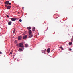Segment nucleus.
Listing matches in <instances>:
<instances>
[{
  "mask_svg": "<svg viewBox=\"0 0 73 73\" xmlns=\"http://www.w3.org/2000/svg\"><path fill=\"white\" fill-rule=\"evenodd\" d=\"M3 1H4V0H2Z\"/></svg>",
  "mask_w": 73,
  "mask_h": 73,
  "instance_id": "30",
  "label": "nucleus"
},
{
  "mask_svg": "<svg viewBox=\"0 0 73 73\" xmlns=\"http://www.w3.org/2000/svg\"><path fill=\"white\" fill-rule=\"evenodd\" d=\"M11 21H16V20H17V19L15 18H12L11 19Z\"/></svg>",
  "mask_w": 73,
  "mask_h": 73,
  "instance_id": "2",
  "label": "nucleus"
},
{
  "mask_svg": "<svg viewBox=\"0 0 73 73\" xmlns=\"http://www.w3.org/2000/svg\"><path fill=\"white\" fill-rule=\"evenodd\" d=\"M17 47H19V44H17V45H16Z\"/></svg>",
  "mask_w": 73,
  "mask_h": 73,
  "instance_id": "18",
  "label": "nucleus"
},
{
  "mask_svg": "<svg viewBox=\"0 0 73 73\" xmlns=\"http://www.w3.org/2000/svg\"><path fill=\"white\" fill-rule=\"evenodd\" d=\"M6 16H7V17L9 18V16H8V15H6Z\"/></svg>",
  "mask_w": 73,
  "mask_h": 73,
  "instance_id": "24",
  "label": "nucleus"
},
{
  "mask_svg": "<svg viewBox=\"0 0 73 73\" xmlns=\"http://www.w3.org/2000/svg\"><path fill=\"white\" fill-rule=\"evenodd\" d=\"M15 32H16V30L14 29V31L13 32V33H15Z\"/></svg>",
  "mask_w": 73,
  "mask_h": 73,
  "instance_id": "17",
  "label": "nucleus"
},
{
  "mask_svg": "<svg viewBox=\"0 0 73 73\" xmlns=\"http://www.w3.org/2000/svg\"><path fill=\"white\" fill-rule=\"evenodd\" d=\"M32 28L31 27H27V30H28L29 31V30H30L31 29V28Z\"/></svg>",
  "mask_w": 73,
  "mask_h": 73,
  "instance_id": "6",
  "label": "nucleus"
},
{
  "mask_svg": "<svg viewBox=\"0 0 73 73\" xmlns=\"http://www.w3.org/2000/svg\"><path fill=\"white\" fill-rule=\"evenodd\" d=\"M12 54V51H11V52H10V54H9V55L10 54Z\"/></svg>",
  "mask_w": 73,
  "mask_h": 73,
  "instance_id": "19",
  "label": "nucleus"
},
{
  "mask_svg": "<svg viewBox=\"0 0 73 73\" xmlns=\"http://www.w3.org/2000/svg\"><path fill=\"white\" fill-rule=\"evenodd\" d=\"M47 52L48 53H49L50 52V48L47 49Z\"/></svg>",
  "mask_w": 73,
  "mask_h": 73,
  "instance_id": "7",
  "label": "nucleus"
},
{
  "mask_svg": "<svg viewBox=\"0 0 73 73\" xmlns=\"http://www.w3.org/2000/svg\"><path fill=\"white\" fill-rule=\"evenodd\" d=\"M22 38V37L21 36L18 37V40H21Z\"/></svg>",
  "mask_w": 73,
  "mask_h": 73,
  "instance_id": "10",
  "label": "nucleus"
},
{
  "mask_svg": "<svg viewBox=\"0 0 73 73\" xmlns=\"http://www.w3.org/2000/svg\"><path fill=\"white\" fill-rule=\"evenodd\" d=\"M2 54V52H0V54Z\"/></svg>",
  "mask_w": 73,
  "mask_h": 73,
  "instance_id": "26",
  "label": "nucleus"
},
{
  "mask_svg": "<svg viewBox=\"0 0 73 73\" xmlns=\"http://www.w3.org/2000/svg\"><path fill=\"white\" fill-rule=\"evenodd\" d=\"M7 7V9L8 10L10 9V8L11 7V6H7V7Z\"/></svg>",
  "mask_w": 73,
  "mask_h": 73,
  "instance_id": "3",
  "label": "nucleus"
},
{
  "mask_svg": "<svg viewBox=\"0 0 73 73\" xmlns=\"http://www.w3.org/2000/svg\"><path fill=\"white\" fill-rule=\"evenodd\" d=\"M27 37V36L26 35H25V36H23V39H25Z\"/></svg>",
  "mask_w": 73,
  "mask_h": 73,
  "instance_id": "5",
  "label": "nucleus"
},
{
  "mask_svg": "<svg viewBox=\"0 0 73 73\" xmlns=\"http://www.w3.org/2000/svg\"><path fill=\"white\" fill-rule=\"evenodd\" d=\"M59 48H62V46L60 47H59Z\"/></svg>",
  "mask_w": 73,
  "mask_h": 73,
  "instance_id": "25",
  "label": "nucleus"
},
{
  "mask_svg": "<svg viewBox=\"0 0 73 73\" xmlns=\"http://www.w3.org/2000/svg\"><path fill=\"white\" fill-rule=\"evenodd\" d=\"M72 44V43L71 42H69V45H71Z\"/></svg>",
  "mask_w": 73,
  "mask_h": 73,
  "instance_id": "13",
  "label": "nucleus"
},
{
  "mask_svg": "<svg viewBox=\"0 0 73 73\" xmlns=\"http://www.w3.org/2000/svg\"><path fill=\"white\" fill-rule=\"evenodd\" d=\"M8 4H9V5H11V3H8Z\"/></svg>",
  "mask_w": 73,
  "mask_h": 73,
  "instance_id": "22",
  "label": "nucleus"
},
{
  "mask_svg": "<svg viewBox=\"0 0 73 73\" xmlns=\"http://www.w3.org/2000/svg\"><path fill=\"white\" fill-rule=\"evenodd\" d=\"M32 31L31 30H29V35L32 34Z\"/></svg>",
  "mask_w": 73,
  "mask_h": 73,
  "instance_id": "4",
  "label": "nucleus"
},
{
  "mask_svg": "<svg viewBox=\"0 0 73 73\" xmlns=\"http://www.w3.org/2000/svg\"><path fill=\"white\" fill-rule=\"evenodd\" d=\"M12 24V22L11 21H9L8 22V25H11V24Z\"/></svg>",
  "mask_w": 73,
  "mask_h": 73,
  "instance_id": "9",
  "label": "nucleus"
},
{
  "mask_svg": "<svg viewBox=\"0 0 73 73\" xmlns=\"http://www.w3.org/2000/svg\"><path fill=\"white\" fill-rule=\"evenodd\" d=\"M16 40H15V42H16Z\"/></svg>",
  "mask_w": 73,
  "mask_h": 73,
  "instance_id": "29",
  "label": "nucleus"
},
{
  "mask_svg": "<svg viewBox=\"0 0 73 73\" xmlns=\"http://www.w3.org/2000/svg\"><path fill=\"white\" fill-rule=\"evenodd\" d=\"M19 51H20V52H22V48H19Z\"/></svg>",
  "mask_w": 73,
  "mask_h": 73,
  "instance_id": "14",
  "label": "nucleus"
},
{
  "mask_svg": "<svg viewBox=\"0 0 73 73\" xmlns=\"http://www.w3.org/2000/svg\"><path fill=\"white\" fill-rule=\"evenodd\" d=\"M46 49H45V50H44V51H46Z\"/></svg>",
  "mask_w": 73,
  "mask_h": 73,
  "instance_id": "27",
  "label": "nucleus"
},
{
  "mask_svg": "<svg viewBox=\"0 0 73 73\" xmlns=\"http://www.w3.org/2000/svg\"><path fill=\"white\" fill-rule=\"evenodd\" d=\"M9 3V1H6L5 3V4H7V5H8V4Z\"/></svg>",
  "mask_w": 73,
  "mask_h": 73,
  "instance_id": "8",
  "label": "nucleus"
},
{
  "mask_svg": "<svg viewBox=\"0 0 73 73\" xmlns=\"http://www.w3.org/2000/svg\"><path fill=\"white\" fill-rule=\"evenodd\" d=\"M7 7V5H5V7Z\"/></svg>",
  "mask_w": 73,
  "mask_h": 73,
  "instance_id": "20",
  "label": "nucleus"
},
{
  "mask_svg": "<svg viewBox=\"0 0 73 73\" xmlns=\"http://www.w3.org/2000/svg\"><path fill=\"white\" fill-rule=\"evenodd\" d=\"M19 46L20 47H24V46L23 44L21 43H20L19 44Z\"/></svg>",
  "mask_w": 73,
  "mask_h": 73,
  "instance_id": "1",
  "label": "nucleus"
},
{
  "mask_svg": "<svg viewBox=\"0 0 73 73\" xmlns=\"http://www.w3.org/2000/svg\"><path fill=\"white\" fill-rule=\"evenodd\" d=\"M30 36H29V38H31L33 36V35L31 34V35H29Z\"/></svg>",
  "mask_w": 73,
  "mask_h": 73,
  "instance_id": "11",
  "label": "nucleus"
},
{
  "mask_svg": "<svg viewBox=\"0 0 73 73\" xmlns=\"http://www.w3.org/2000/svg\"><path fill=\"white\" fill-rule=\"evenodd\" d=\"M62 50H63V48H62Z\"/></svg>",
  "mask_w": 73,
  "mask_h": 73,
  "instance_id": "31",
  "label": "nucleus"
},
{
  "mask_svg": "<svg viewBox=\"0 0 73 73\" xmlns=\"http://www.w3.org/2000/svg\"><path fill=\"white\" fill-rule=\"evenodd\" d=\"M71 42H73V36H72L71 39Z\"/></svg>",
  "mask_w": 73,
  "mask_h": 73,
  "instance_id": "16",
  "label": "nucleus"
},
{
  "mask_svg": "<svg viewBox=\"0 0 73 73\" xmlns=\"http://www.w3.org/2000/svg\"><path fill=\"white\" fill-rule=\"evenodd\" d=\"M72 50L71 49H69V51H71Z\"/></svg>",
  "mask_w": 73,
  "mask_h": 73,
  "instance_id": "23",
  "label": "nucleus"
},
{
  "mask_svg": "<svg viewBox=\"0 0 73 73\" xmlns=\"http://www.w3.org/2000/svg\"><path fill=\"white\" fill-rule=\"evenodd\" d=\"M19 21L20 22H22V20L21 19H20L19 20Z\"/></svg>",
  "mask_w": 73,
  "mask_h": 73,
  "instance_id": "21",
  "label": "nucleus"
},
{
  "mask_svg": "<svg viewBox=\"0 0 73 73\" xmlns=\"http://www.w3.org/2000/svg\"><path fill=\"white\" fill-rule=\"evenodd\" d=\"M28 47V44H25V47L27 48Z\"/></svg>",
  "mask_w": 73,
  "mask_h": 73,
  "instance_id": "15",
  "label": "nucleus"
},
{
  "mask_svg": "<svg viewBox=\"0 0 73 73\" xmlns=\"http://www.w3.org/2000/svg\"><path fill=\"white\" fill-rule=\"evenodd\" d=\"M24 7H22V9H24Z\"/></svg>",
  "mask_w": 73,
  "mask_h": 73,
  "instance_id": "28",
  "label": "nucleus"
},
{
  "mask_svg": "<svg viewBox=\"0 0 73 73\" xmlns=\"http://www.w3.org/2000/svg\"><path fill=\"white\" fill-rule=\"evenodd\" d=\"M35 30H36V28H35V27L33 28V29H32V31H35Z\"/></svg>",
  "mask_w": 73,
  "mask_h": 73,
  "instance_id": "12",
  "label": "nucleus"
}]
</instances>
